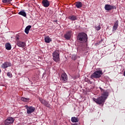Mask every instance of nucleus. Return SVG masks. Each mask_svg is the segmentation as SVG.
<instances>
[{"label":"nucleus","instance_id":"obj_1","mask_svg":"<svg viewBox=\"0 0 125 125\" xmlns=\"http://www.w3.org/2000/svg\"><path fill=\"white\" fill-rule=\"evenodd\" d=\"M100 89L101 90L102 94V96L99 97L97 99L95 98H93V101L95 102L97 104L99 105H101L104 104L105 103V101L106 99L108 98V96H109V92L107 91H104L102 88L100 87Z\"/></svg>","mask_w":125,"mask_h":125},{"label":"nucleus","instance_id":"obj_2","mask_svg":"<svg viewBox=\"0 0 125 125\" xmlns=\"http://www.w3.org/2000/svg\"><path fill=\"white\" fill-rule=\"evenodd\" d=\"M77 39L82 43L86 42H87V35L84 33H79L78 35Z\"/></svg>","mask_w":125,"mask_h":125},{"label":"nucleus","instance_id":"obj_3","mask_svg":"<svg viewBox=\"0 0 125 125\" xmlns=\"http://www.w3.org/2000/svg\"><path fill=\"white\" fill-rule=\"evenodd\" d=\"M103 75V72H102V70H97L94 72L91 75V79H98L101 77Z\"/></svg>","mask_w":125,"mask_h":125},{"label":"nucleus","instance_id":"obj_4","mask_svg":"<svg viewBox=\"0 0 125 125\" xmlns=\"http://www.w3.org/2000/svg\"><path fill=\"white\" fill-rule=\"evenodd\" d=\"M53 59L56 62L59 61L60 60L59 52L58 51H55L54 53H53Z\"/></svg>","mask_w":125,"mask_h":125},{"label":"nucleus","instance_id":"obj_5","mask_svg":"<svg viewBox=\"0 0 125 125\" xmlns=\"http://www.w3.org/2000/svg\"><path fill=\"white\" fill-rule=\"evenodd\" d=\"M25 107L27 110V114H32V113H34V112H35V110H36V108L32 106H29L26 105Z\"/></svg>","mask_w":125,"mask_h":125},{"label":"nucleus","instance_id":"obj_6","mask_svg":"<svg viewBox=\"0 0 125 125\" xmlns=\"http://www.w3.org/2000/svg\"><path fill=\"white\" fill-rule=\"evenodd\" d=\"M14 123V118L12 117L8 118L4 122L5 125H12Z\"/></svg>","mask_w":125,"mask_h":125},{"label":"nucleus","instance_id":"obj_7","mask_svg":"<svg viewBox=\"0 0 125 125\" xmlns=\"http://www.w3.org/2000/svg\"><path fill=\"white\" fill-rule=\"evenodd\" d=\"M67 80H68V76H67V74L66 73H62L61 75V81H62V83H66Z\"/></svg>","mask_w":125,"mask_h":125},{"label":"nucleus","instance_id":"obj_8","mask_svg":"<svg viewBox=\"0 0 125 125\" xmlns=\"http://www.w3.org/2000/svg\"><path fill=\"white\" fill-rule=\"evenodd\" d=\"M10 66H11V63L6 62L2 64L1 67L2 69H6V68H8V67H10Z\"/></svg>","mask_w":125,"mask_h":125},{"label":"nucleus","instance_id":"obj_9","mask_svg":"<svg viewBox=\"0 0 125 125\" xmlns=\"http://www.w3.org/2000/svg\"><path fill=\"white\" fill-rule=\"evenodd\" d=\"M104 9L108 11L112 10V9H114V6L111 5L110 4H106L104 6Z\"/></svg>","mask_w":125,"mask_h":125},{"label":"nucleus","instance_id":"obj_10","mask_svg":"<svg viewBox=\"0 0 125 125\" xmlns=\"http://www.w3.org/2000/svg\"><path fill=\"white\" fill-rule=\"evenodd\" d=\"M42 3L44 7H48L49 6V1L48 0H43Z\"/></svg>","mask_w":125,"mask_h":125},{"label":"nucleus","instance_id":"obj_11","mask_svg":"<svg viewBox=\"0 0 125 125\" xmlns=\"http://www.w3.org/2000/svg\"><path fill=\"white\" fill-rule=\"evenodd\" d=\"M18 46H19V47H25L26 46V43L21 42V41H18L17 43Z\"/></svg>","mask_w":125,"mask_h":125},{"label":"nucleus","instance_id":"obj_12","mask_svg":"<svg viewBox=\"0 0 125 125\" xmlns=\"http://www.w3.org/2000/svg\"><path fill=\"white\" fill-rule=\"evenodd\" d=\"M71 33L72 32L71 31H69L64 35V37L66 40H70V39L71 38V36L72 35Z\"/></svg>","mask_w":125,"mask_h":125},{"label":"nucleus","instance_id":"obj_13","mask_svg":"<svg viewBox=\"0 0 125 125\" xmlns=\"http://www.w3.org/2000/svg\"><path fill=\"white\" fill-rule=\"evenodd\" d=\"M119 26V21H117L113 26V31H116L117 29H118V27Z\"/></svg>","mask_w":125,"mask_h":125},{"label":"nucleus","instance_id":"obj_14","mask_svg":"<svg viewBox=\"0 0 125 125\" xmlns=\"http://www.w3.org/2000/svg\"><path fill=\"white\" fill-rule=\"evenodd\" d=\"M18 14H19V15H21V16H23V17H26V16H27V14H26L24 10L21 11Z\"/></svg>","mask_w":125,"mask_h":125},{"label":"nucleus","instance_id":"obj_15","mask_svg":"<svg viewBox=\"0 0 125 125\" xmlns=\"http://www.w3.org/2000/svg\"><path fill=\"white\" fill-rule=\"evenodd\" d=\"M31 28H32V26L31 25H28L25 28V33H26L27 35H28V34H29V31H30V29H31Z\"/></svg>","mask_w":125,"mask_h":125},{"label":"nucleus","instance_id":"obj_16","mask_svg":"<svg viewBox=\"0 0 125 125\" xmlns=\"http://www.w3.org/2000/svg\"><path fill=\"white\" fill-rule=\"evenodd\" d=\"M44 41L45 42H47V43H49V42H51V39L49 36H47L45 37Z\"/></svg>","mask_w":125,"mask_h":125},{"label":"nucleus","instance_id":"obj_17","mask_svg":"<svg viewBox=\"0 0 125 125\" xmlns=\"http://www.w3.org/2000/svg\"><path fill=\"white\" fill-rule=\"evenodd\" d=\"M76 6L77 8H81L83 6V3L81 2H76Z\"/></svg>","mask_w":125,"mask_h":125},{"label":"nucleus","instance_id":"obj_18","mask_svg":"<svg viewBox=\"0 0 125 125\" xmlns=\"http://www.w3.org/2000/svg\"><path fill=\"white\" fill-rule=\"evenodd\" d=\"M5 46L7 50H10L11 49V44L9 43H6Z\"/></svg>","mask_w":125,"mask_h":125},{"label":"nucleus","instance_id":"obj_19","mask_svg":"<svg viewBox=\"0 0 125 125\" xmlns=\"http://www.w3.org/2000/svg\"><path fill=\"white\" fill-rule=\"evenodd\" d=\"M71 122H72V123H78L79 120H78V118L73 117L71 118Z\"/></svg>","mask_w":125,"mask_h":125},{"label":"nucleus","instance_id":"obj_20","mask_svg":"<svg viewBox=\"0 0 125 125\" xmlns=\"http://www.w3.org/2000/svg\"><path fill=\"white\" fill-rule=\"evenodd\" d=\"M69 19H70V20L75 21V20H77V17L75 16H70L69 17Z\"/></svg>","mask_w":125,"mask_h":125},{"label":"nucleus","instance_id":"obj_21","mask_svg":"<svg viewBox=\"0 0 125 125\" xmlns=\"http://www.w3.org/2000/svg\"><path fill=\"white\" fill-rule=\"evenodd\" d=\"M21 101H23V102H25V103H27V102H29V100H30L29 99L22 97L21 98Z\"/></svg>","mask_w":125,"mask_h":125},{"label":"nucleus","instance_id":"obj_22","mask_svg":"<svg viewBox=\"0 0 125 125\" xmlns=\"http://www.w3.org/2000/svg\"><path fill=\"white\" fill-rule=\"evenodd\" d=\"M39 101H40V102H41L42 104H43V105H44L46 101L42 99V98H39Z\"/></svg>","mask_w":125,"mask_h":125},{"label":"nucleus","instance_id":"obj_23","mask_svg":"<svg viewBox=\"0 0 125 125\" xmlns=\"http://www.w3.org/2000/svg\"><path fill=\"white\" fill-rule=\"evenodd\" d=\"M12 0H2L3 3H10Z\"/></svg>","mask_w":125,"mask_h":125},{"label":"nucleus","instance_id":"obj_24","mask_svg":"<svg viewBox=\"0 0 125 125\" xmlns=\"http://www.w3.org/2000/svg\"><path fill=\"white\" fill-rule=\"evenodd\" d=\"M44 105L48 107H50V105L49 104H48V102L46 101L45 102V104H44Z\"/></svg>","mask_w":125,"mask_h":125},{"label":"nucleus","instance_id":"obj_25","mask_svg":"<svg viewBox=\"0 0 125 125\" xmlns=\"http://www.w3.org/2000/svg\"><path fill=\"white\" fill-rule=\"evenodd\" d=\"M101 29V27H100V25H98V26L96 27V30L97 31H99Z\"/></svg>","mask_w":125,"mask_h":125},{"label":"nucleus","instance_id":"obj_26","mask_svg":"<svg viewBox=\"0 0 125 125\" xmlns=\"http://www.w3.org/2000/svg\"><path fill=\"white\" fill-rule=\"evenodd\" d=\"M7 75L9 78H11V77H12V74H11V73H10V72H8Z\"/></svg>","mask_w":125,"mask_h":125},{"label":"nucleus","instance_id":"obj_27","mask_svg":"<svg viewBox=\"0 0 125 125\" xmlns=\"http://www.w3.org/2000/svg\"><path fill=\"white\" fill-rule=\"evenodd\" d=\"M72 59L73 60H76V55H72Z\"/></svg>","mask_w":125,"mask_h":125},{"label":"nucleus","instance_id":"obj_28","mask_svg":"<svg viewBox=\"0 0 125 125\" xmlns=\"http://www.w3.org/2000/svg\"><path fill=\"white\" fill-rule=\"evenodd\" d=\"M17 40H19V38L18 37H16Z\"/></svg>","mask_w":125,"mask_h":125},{"label":"nucleus","instance_id":"obj_29","mask_svg":"<svg viewBox=\"0 0 125 125\" xmlns=\"http://www.w3.org/2000/svg\"><path fill=\"white\" fill-rule=\"evenodd\" d=\"M0 72H1V70H0Z\"/></svg>","mask_w":125,"mask_h":125}]
</instances>
